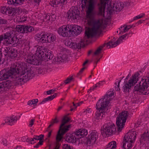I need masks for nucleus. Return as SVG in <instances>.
Listing matches in <instances>:
<instances>
[{"label":"nucleus","instance_id":"nucleus-29","mask_svg":"<svg viewBox=\"0 0 149 149\" xmlns=\"http://www.w3.org/2000/svg\"><path fill=\"white\" fill-rule=\"evenodd\" d=\"M9 56H10L12 58H14L17 56V53L16 50H15L13 48H11Z\"/></svg>","mask_w":149,"mask_h":149},{"label":"nucleus","instance_id":"nucleus-2","mask_svg":"<svg viewBox=\"0 0 149 149\" xmlns=\"http://www.w3.org/2000/svg\"><path fill=\"white\" fill-rule=\"evenodd\" d=\"M33 69L26 63H23L19 64L15 63L12 65L9 70H3L0 72V78L1 80H6L13 74H19L22 76L25 74L28 77L30 78L33 74Z\"/></svg>","mask_w":149,"mask_h":149},{"label":"nucleus","instance_id":"nucleus-8","mask_svg":"<svg viewBox=\"0 0 149 149\" xmlns=\"http://www.w3.org/2000/svg\"><path fill=\"white\" fill-rule=\"evenodd\" d=\"M116 131L115 125L109 123L103 125L101 129V133L103 136H108L115 134Z\"/></svg>","mask_w":149,"mask_h":149},{"label":"nucleus","instance_id":"nucleus-39","mask_svg":"<svg viewBox=\"0 0 149 149\" xmlns=\"http://www.w3.org/2000/svg\"><path fill=\"white\" fill-rule=\"evenodd\" d=\"M38 102V100L37 99L36 100H33L31 101H29L28 103V104L29 105H31L32 104H34L37 103Z\"/></svg>","mask_w":149,"mask_h":149},{"label":"nucleus","instance_id":"nucleus-12","mask_svg":"<svg viewBox=\"0 0 149 149\" xmlns=\"http://www.w3.org/2000/svg\"><path fill=\"white\" fill-rule=\"evenodd\" d=\"M6 34H9L10 35L9 36L5 37L6 39V41L7 44L9 45H11L12 46H15L18 44L19 42V39H18L16 36H14L12 38L10 37L11 34L10 32H7Z\"/></svg>","mask_w":149,"mask_h":149},{"label":"nucleus","instance_id":"nucleus-46","mask_svg":"<svg viewBox=\"0 0 149 149\" xmlns=\"http://www.w3.org/2000/svg\"><path fill=\"white\" fill-rule=\"evenodd\" d=\"M16 0H8V4L9 5H15V1Z\"/></svg>","mask_w":149,"mask_h":149},{"label":"nucleus","instance_id":"nucleus-11","mask_svg":"<svg viewBox=\"0 0 149 149\" xmlns=\"http://www.w3.org/2000/svg\"><path fill=\"white\" fill-rule=\"evenodd\" d=\"M98 135L97 132H92L87 138L86 144V146H91L94 145L98 138Z\"/></svg>","mask_w":149,"mask_h":149},{"label":"nucleus","instance_id":"nucleus-47","mask_svg":"<svg viewBox=\"0 0 149 149\" xmlns=\"http://www.w3.org/2000/svg\"><path fill=\"white\" fill-rule=\"evenodd\" d=\"M56 17L55 15H53L52 16H50L49 15L46 16V19H56Z\"/></svg>","mask_w":149,"mask_h":149},{"label":"nucleus","instance_id":"nucleus-63","mask_svg":"<svg viewBox=\"0 0 149 149\" xmlns=\"http://www.w3.org/2000/svg\"><path fill=\"white\" fill-rule=\"evenodd\" d=\"M52 132V131H51L50 132H49L48 134V136L49 137H50V136H51Z\"/></svg>","mask_w":149,"mask_h":149},{"label":"nucleus","instance_id":"nucleus-42","mask_svg":"<svg viewBox=\"0 0 149 149\" xmlns=\"http://www.w3.org/2000/svg\"><path fill=\"white\" fill-rule=\"evenodd\" d=\"M73 77H72L68 78L64 81V82L66 84H68L71 81Z\"/></svg>","mask_w":149,"mask_h":149},{"label":"nucleus","instance_id":"nucleus-1","mask_svg":"<svg viewBox=\"0 0 149 149\" xmlns=\"http://www.w3.org/2000/svg\"><path fill=\"white\" fill-rule=\"evenodd\" d=\"M88 25L92 26V28H88L85 32L84 38L81 39L80 42L70 41L66 42L65 45L72 49H76L80 48L84 45L85 42L87 41V39L91 37L94 36L100 33L102 28L110 22L109 19H86Z\"/></svg>","mask_w":149,"mask_h":149},{"label":"nucleus","instance_id":"nucleus-31","mask_svg":"<svg viewBox=\"0 0 149 149\" xmlns=\"http://www.w3.org/2000/svg\"><path fill=\"white\" fill-rule=\"evenodd\" d=\"M24 26L22 25H18L16 27V31L18 32L24 33Z\"/></svg>","mask_w":149,"mask_h":149},{"label":"nucleus","instance_id":"nucleus-7","mask_svg":"<svg viewBox=\"0 0 149 149\" xmlns=\"http://www.w3.org/2000/svg\"><path fill=\"white\" fill-rule=\"evenodd\" d=\"M134 90L144 95L148 94L149 93V79H142L134 87Z\"/></svg>","mask_w":149,"mask_h":149},{"label":"nucleus","instance_id":"nucleus-48","mask_svg":"<svg viewBox=\"0 0 149 149\" xmlns=\"http://www.w3.org/2000/svg\"><path fill=\"white\" fill-rule=\"evenodd\" d=\"M35 120L34 119H32L30 120L29 122V126L30 127H31L34 124Z\"/></svg>","mask_w":149,"mask_h":149},{"label":"nucleus","instance_id":"nucleus-22","mask_svg":"<svg viewBox=\"0 0 149 149\" xmlns=\"http://www.w3.org/2000/svg\"><path fill=\"white\" fill-rule=\"evenodd\" d=\"M53 55L51 52H48L45 53V55H44L42 59L48 61L52 58Z\"/></svg>","mask_w":149,"mask_h":149},{"label":"nucleus","instance_id":"nucleus-53","mask_svg":"<svg viewBox=\"0 0 149 149\" xmlns=\"http://www.w3.org/2000/svg\"><path fill=\"white\" fill-rule=\"evenodd\" d=\"M52 121L54 123H56L58 122V120H57L56 118L54 119H53Z\"/></svg>","mask_w":149,"mask_h":149},{"label":"nucleus","instance_id":"nucleus-49","mask_svg":"<svg viewBox=\"0 0 149 149\" xmlns=\"http://www.w3.org/2000/svg\"><path fill=\"white\" fill-rule=\"evenodd\" d=\"M23 81V79L20 78L19 77H17L15 79V81H16V83H17V84H19V83L20 82L22 81Z\"/></svg>","mask_w":149,"mask_h":149},{"label":"nucleus","instance_id":"nucleus-55","mask_svg":"<svg viewBox=\"0 0 149 149\" xmlns=\"http://www.w3.org/2000/svg\"><path fill=\"white\" fill-rule=\"evenodd\" d=\"M84 112H86V113H90L91 112V111H90V109H86V111H84Z\"/></svg>","mask_w":149,"mask_h":149},{"label":"nucleus","instance_id":"nucleus-56","mask_svg":"<svg viewBox=\"0 0 149 149\" xmlns=\"http://www.w3.org/2000/svg\"><path fill=\"white\" fill-rule=\"evenodd\" d=\"M54 90H50L48 91H47V94L49 95L52 93V92H54Z\"/></svg>","mask_w":149,"mask_h":149},{"label":"nucleus","instance_id":"nucleus-52","mask_svg":"<svg viewBox=\"0 0 149 149\" xmlns=\"http://www.w3.org/2000/svg\"><path fill=\"white\" fill-rule=\"evenodd\" d=\"M127 36V35L125 34L122 36H121L118 40H119V42H120V41L121 40H122L124 39Z\"/></svg>","mask_w":149,"mask_h":149},{"label":"nucleus","instance_id":"nucleus-38","mask_svg":"<svg viewBox=\"0 0 149 149\" xmlns=\"http://www.w3.org/2000/svg\"><path fill=\"white\" fill-rule=\"evenodd\" d=\"M10 35L9 34H6V33L4 34L3 35H2L0 36V42L2 41V40H4L5 41H6V39H5V37L9 36Z\"/></svg>","mask_w":149,"mask_h":149},{"label":"nucleus","instance_id":"nucleus-19","mask_svg":"<svg viewBox=\"0 0 149 149\" xmlns=\"http://www.w3.org/2000/svg\"><path fill=\"white\" fill-rule=\"evenodd\" d=\"M76 138L78 139L77 137H76L73 135L66 134L65 137V141L68 142L73 143L76 142Z\"/></svg>","mask_w":149,"mask_h":149},{"label":"nucleus","instance_id":"nucleus-25","mask_svg":"<svg viewBox=\"0 0 149 149\" xmlns=\"http://www.w3.org/2000/svg\"><path fill=\"white\" fill-rule=\"evenodd\" d=\"M116 143L115 141L110 142L107 146L106 149H116Z\"/></svg>","mask_w":149,"mask_h":149},{"label":"nucleus","instance_id":"nucleus-61","mask_svg":"<svg viewBox=\"0 0 149 149\" xmlns=\"http://www.w3.org/2000/svg\"><path fill=\"white\" fill-rule=\"evenodd\" d=\"M3 85H2L1 84H0V90L1 89L3 88Z\"/></svg>","mask_w":149,"mask_h":149},{"label":"nucleus","instance_id":"nucleus-40","mask_svg":"<svg viewBox=\"0 0 149 149\" xmlns=\"http://www.w3.org/2000/svg\"><path fill=\"white\" fill-rule=\"evenodd\" d=\"M43 139V135H40L39 136H36L34 138V139L36 140H42Z\"/></svg>","mask_w":149,"mask_h":149},{"label":"nucleus","instance_id":"nucleus-27","mask_svg":"<svg viewBox=\"0 0 149 149\" xmlns=\"http://www.w3.org/2000/svg\"><path fill=\"white\" fill-rule=\"evenodd\" d=\"M119 42V40H118L116 42H109L106 45H107V47L109 48L111 47H115L118 45Z\"/></svg>","mask_w":149,"mask_h":149},{"label":"nucleus","instance_id":"nucleus-59","mask_svg":"<svg viewBox=\"0 0 149 149\" xmlns=\"http://www.w3.org/2000/svg\"><path fill=\"white\" fill-rule=\"evenodd\" d=\"M3 143L4 145H7V142L6 140H3Z\"/></svg>","mask_w":149,"mask_h":149},{"label":"nucleus","instance_id":"nucleus-41","mask_svg":"<svg viewBox=\"0 0 149 149\" xmlns=\"http://www.w3.org/2000/svg\"><path fill=\"white\" fill-rule=\"evenodd\" d=\"M145 14L143 13H141L139 15L135 17L134 19H140L142 18H144Z\"/></svg>","mask_w":149,"mask_h":149},{"label":"nucleus","instance_id":"nucleus-4","mask_svg":"<svg viewBox=\"0 0 149 149\" xmlns=\"http://www.w3.org/2000/svg\"><path fill=\"white\" fill-rule=\"evenodd\" d=\"M82 31V28L77 25H67L60 27L58 32L63 37H71L77 36Z\"/></svg>","mask_w":149,"mask_h":149},{"label":"nucleus","instance_id":"nucleus-3","mask_svg":"<svg viewBox=\"0 0 149 149\" xmlns=\"http://www.w3.org/2000/svg\"><path fill=\"white\" fill-rule=\"evenodd\" d=\"M109 2L110 8L109 7H108L107 10L110 15L113 13V11L119 12L123 8V6L120 3H118L116 2L113 3L112 5L111 3L110 0H100V2L97 5L98 11L97 13V15L98 16H101V17L104 16V11L106 5Z\"/></svg>","mask_w":149,"mask_h":149},{"label":"nucleus","instance_id":"nucleus-16","mask_svg":"<svg viewBox=\"0 0 149 149\" xmlns=\"http://www.w3.org/2000/svg\"><path fill=\"white\" fill-rule=\"evenodd\" d=\"M83 1L85 4L87 2H88V6L86 13L88 15H91L94 7L95 1L94 0H83Z\"/></svg>","mask_w":149,"mask_h":149},{"label":"nucleus","instance_id":"nucleus-28","mask_svg":"<svg viewBox=\"0 0 149 149\" xmlns=\"http://www.w3.org/2000/svg\"><path fill=\"white\" fill-rule=\"evenodd\" d=\"M33 27L30 26H24V33L31 32L33 30Z\"/></svg>","mask_w":149,"mask_h":149},{"label":"nucleus","instance_id":"nucleus-18","mask_svg":"<svg viewBox=\"0 0 149 149\" xmlns=\"http://www.w3.org/2000/svg\"><path fill=\"white\" fill-rule=\"evenodd\" d=\"M87 134V130L84 129H79L75 132L74 133V135H76L78 139L79 138H81L85 136H86Z\"/></svg>","mask_w":149,"mask_h":149},{"label":"nucleus","instance_id":"nucleus-6","mask_svg":"<svg viewBox=\"0 0 149 149\" xmlns=\"http://www.w3.org/2000/svg\"><path fill=\"white\" fill-rule=\"evenodd\" d=\"M70 119L67 116H64L61 122L62 123L60 125L59 129L58 131L56 137V140L57 141H60L63 138V136L66 132L69 129L71 128V125L70 124L68 125L62 127L65 125L70 120Z\"/></svg>","mask_w":149,"mask_h":149},{"label":"nucleus","instance_id":"nucleus-43","mask_svg":"<svg viewBox=\"0 0 149 149\" xmlns=\"http://www.w3.org/2000/svg\"><path fill=\"white\" fill-rule=\"evenodd\" d=\"M7 10V8L5 7H1L0 9V11L1 13L4 14L6 13V11Z\"/></svg>","mask_w":149,"mask_h":149},{"label":"nucleus","instance_id":"nucleus-51","mask_svg":"<svg viewBox=\"0 0 149 149\" xmlns=\"http://www.w3.org/2000/svg\"><path fill=\"white\" fill-rule=\"evenodd\" d=\"M7 22L5 19H0V24H6Z\"/></svg>","mask_w":149,"mask_h":149},{"label":"nucleus","instance_id":"nucleus-62","mask_svg":"<svg viewBox=\"0 0 149 149\" xmlns=\"http://www.w3.org/2000/svg\"><path fill=\"white\" fill-rule=\"evenodd\" d=\"M41 0H34V1L36 2L39 3Z\"/></svg>","mask_w":149,"mask_h":149},{"label":"nucleus","instance_id":"nucleus-34","mask_svg":"<svg viewBox=\"0 0 149 149\" xmlns=\"http://www.w3.org/2000/svg\"><path fill=\"white\" fill-rule=\"evenodd\" d=\"M67 16L68 19H75V16L71 12H70V10L67 14Z\"/></svg>","mask_w":149,"mask_h":149},{"label":"nucleus","instance_id":"nucleus-32","mask_svg":"<svg viewBox=\"0 0 149 149\" xmlns=\"http://www.w3.org/2000/svg\"><path fill=\"white\" fill-rule=\"evenodd\" d=\"M103 112L102 111L101 112H97L96 114L95 118L97 119H101L103 116Z\"/></svg>","mask_w":149,"mask_h":149},{"label":"nucleus","instance_id":"nucleus-50","mask_svg":"<svg viewBox=\"0 0 149 149\" xmlns=\"http://www.w3.org/2000/svg\"><path fill=\"white\" fill-rule=\"evenodd\" d=\"M15 1V5H16L20 3H22L24 0H16Z\"/></svg>","mask_w":149,"mask_h":149},{"label":"nucleus","instance_id":"nucleus-23","mask_svg":"<svg viewBox=\"0 0 149 149\" xmlns=\"http://www.w3.org/2000/svg\"><path fill=\"white\" fill-rule=\"evenodd\" d=\"M132 143L129 141L125 140L124 139L123 142V148L124 149H131L132 146Z\"/></svg>","mask_w":149,"mask_h":149},{"label":"nucleus","instance_id":"nucleus-17","mask_svg":"<svg viewBox=\"0 0 149 149\" xmlns=\"http://www.w3.org/2000/svg\"><path fill=\"white\" fill-rule=\"evenodd\" d=\"M68 58L67 54H63L62 53H59L53 59V61L55 63L62 62L66 60Z\"/></svg>","mask_w":149,"mask_h":149},{"label":"nucleus","instance_id":"nucleus-64","mask_svg":"<svg viewBox=\"0 0 149 149\" xmlns=\"http://www.w3.org/2000/svg\"><path fill=\"white\" fill-rule=\"evenodd\" d=\"M88 62V60L86 61L83 64V65H85Z\"/></svg>","mask_w":149,"mask_h":149},{"label":"nucleus","instance_id":"nucleus-26","mask_svg":"<svg viewBox=\"0 0 149 149\" xmlns=\"http://www.w3.org/2000/svg\"><path fill=\"white\" fill-rule=\"evenodd\" d=\"M47 42H51L55 41L56 39L55 36L52 34L47 33Z\"/></svg>","mask_w":149,"mask_h":149},{"label":"nucleus","instance_id":"nucleus-10","mask_svg":"<svg viewBox=\"0 0 149 149\" xmlns=\"http://www.w3.org/2000/svg\"><path fill=\"white\" fill-rule=\"evenodd\" d=\"M139 74L136 73L134 75H133L131 78L128 82L125 84L123 86L124 91L125 92H128L129 89L132 86H133L138 81V79Z\"/></svg>","mask_w":149,"mask_h":149},{"label":"nucleus","instance_id":"nucleus-15","mask_svg":"<svg viewBox=\"0 0 149 149\" xmlns=\"http://www.w3.org/2000/svg\"><path fill=\"white\" fill-rule=\"evenodd\" d=\"M136 137V132L132 130L130 131L125 135L124 139L125 140L129 141L130 142L133 143L135 140Z\"/></svg>","mask_w":149,"mask_h":149},{"label":"nucleus","instance_id":"nucleus-21","mask_svg":"<svg viewBox=\"0 0 149 149\" xmlns=\"http://www.w3.org/2000/svg\"><path fill=\"white\" fill-rule=\"evenodd\" d=\"M70 12H71L77 19L79 17V15L80 14V12L77 7L72 6L70 9Z\"/></svg>","mask_w":149,"mask_h":149},{"label":"nucleus","instance_id":"nucleus-9","mask_svg":"<svg viewBox=\"0 0 149 149\" xmlns=\"http://www.w3.org/2000/svg\"><path fill=\"white\" fill-rule=\"evenodd\" d=\"M128 113L127 111H123L119 114L117 118L116 124L118 127V130L120 132L123 127L127 118Z\"/></svg>","mask_w":149,"mask_h":149},{"label":"nucleus","instance_id":"nucleus-24","mask_svg":"<svg viewBox=\"0 0 149 149\" xmlns=\"http://www.w3.org/2000/svg\"><path fill=\"white\" fill-rule=\"evenodd\" d=\"M140 140L141 141L142 140L149 141V131L147 130L142 135Z\"/></svg>","mask_w":149,"mask_h":149},{"label":"nucleus","instance_id":"nucleus-35","mask_svg":"<svg viewBox=\"0 0 149 149\" xmlns=\"http://www.w3.org/2000/svg\"><path fill=\"white\" fill-rule=\"evenodd\" d=\"M56 96V93H55L52 95L49 96L45 98L43 101V102L47 101L48 100H52Z\"/></svg>","mask_w":149,"mask_h":149},{"label":"nucleus","instance_id":"nucleus-36","mask_svg":"<svg viewBox=\"0 0 149 149\" xmlns=\"http://www.w3.org/2000/svg\"><path fill=\"white\" fill-rule=\"evenodd\" d=\"M104 46V45L102 46H101L98 47L96 50L94 54L95 55H97L101 53V52L102 49Z\"/></svg>","mask_w":149,"mask_h":149},{"label":"nucleus","instance_id":"nucleus-33","mask_svg":"<svg viewBox=\"0 0 149 149\" xmlns=\"http://www.w3.org/2000/svg\"><path fill=\"white\" fill-rule=\"evenodd\" d=\"M11 48H10L9 47H6L3 48V52H4L5 55H9V53L10 52Z\"/></svg>","mask_w":149,"mask_h":149},{"label":"nucleus","instance_id":"nucleus-14","mask_svg":"<svg viewBox=\"0 0 149 149\" xmlns=\"http://www.w3.org/2000/svg\"><path fill=\"white\" fill-rule=\"evenodd\" d=\"M40 61L38 58H36L33 54L28 55L27 57L26 62L28 63L34 65H39Z\"/></svg>","mask_w":149,"mask_h":149},{"label":"nucleus","instance_id":"nucleus-57","mask_svg":"<svg viewBox=\"0 0 149 149\" xmlns=\"http://www.w3.org/2000/svg\"><path fill=\"white\" fill-rule=\"evenodd\" d=\"M2 50H3V47H1V48L0 49V57H1L2 56Z\"/></svg>","mask_w":149,"mask_h":149},{"label":"nucleus","instance_id":"nucleus-60","mask_svg":"<svg viewBox=\"0 0 149 149\" xmlns=\"http://www.w3.org/2000/svg\"><path fill=\"white\" fill-rule=\"evenodd\" d=\"M42 140H40L39 142L38 143V144H39V145H41L42 144V143L43 142V141H42Z\"/></svg>","mask_w":149,"mask_h":149},{"label":"nucleus","instance_id":"nucleus-20","mask_svg":"<svg viewBox=\"0 0 149 149\" xmlns=\"http://www.w3.org/2000/svg\"><path fill=\"white\" fill-rule=\"evenodd\" d=\"M36 36V39H38V40H40L43 42H47V34H46L45 33H42L40 34H37Z\"/></svg>","mask_w":149,"mask_h":149},{"label":"nucleus","instance_id":"nucleus-37","mask_svg":"<svg viewBox=\"0 0 149 149\" xmlns=\"http://www.w3.org/2000/svg\"><path fill=\"white\" fill-rule=\"evenodd\" d=\"M13 10L11 8H7V10L6 11V15H10L12 13Z\"/></svg>","mask_w":149,"mask_h":149},{"label":"nucleus","instance_id":"nucleus-45","mask_svg":"<svg viewBox=\"0 0 149 149\" xmlns=\"http://www.w3.org/2000/svg\"><path fill=\"white\" fill-rule=\"evenodd\" d=\"M63 149H71L70 146L67 144H64L63 146Z\"/></svg>","mask_w":149,"mask_h":149},{"label":"nucleus","instance_id":"nucleus-44","mask_svg":"<svg viewBox=\"0 0 149 149\" xmlns=\"http://www.w3.org/2000/svg\"><path fill=\"white\" fill-rule=\"evenodd\" d=\"M15 120L16 121L17 120L15 119V118H13V117H10L8 119L7 123H11L12 122L14 121Z\"/></svg>","mask_w":149,"mask_h":149},{"label":"nucleus","instance_id":"nucleus-58","mask_svg":"<svg viewBox=\"0 0 149 149\" xmlns=\"http://www.w3.org/2000/svg\"><path fill=\"white\" fill-rule=\"evenodd\" d=\"M54 124V123H53L52 121L51 123V124L48 127V129L49 128L52 126H53Z\"/></svg>","mask_w":149,"mask_h":149},{"label":"nucleus","instance_id":"nucleus-5","mask_svg":"<svg viewBox=\"0 0 149 149\" xmlns=\"http://www.w3.org/2000/svg\"><path fill=\"white\" fill-rule=\"evenodd\" d=\"M114 93L113 92H109L104 96V98L100 99L97 103L96 109L102 111L103 112H105L108 104L109 102L112 99V97L113 96Z\"/></svg>","mask_w":149,"mask_h":149},{"label":"nucleus","instance_id":"nucleus-13","mask_svg":"<svg viewBox=\"0 0 149 149\" xmlns=\"http://www.w3.org/2000/svg\"><path fill=\"white\" fill-rule=\"evenodd\" d=\"M35 47L37 48V50L35 54L40 61L42 59L44 53L47 52V49L42 46H36Z\"/></svg>","mask_w":149,"mask_h":149},{"label":"nucleus","instance_id":"nucleus-54","mask_svg":"<svg viewBox=\"0 0 149 149\" xmlns=\"http://www.w3.org/2000/svg\"><path fill=\"white\" fill-rule=\"evenodd\" d=\"M120 81H118V84L117 85V88L116 89V91H119L120 90V88H119V84H120Z\"/></svg>","mask_w":149,"mask_h":149},{"label":"nucleus","instance_id":"nucleus-30","mask_svg":"<svg viewBox=\"0 0 149 149\" xmlns=\"http://www.w3.org/2000/svg\"><path fill=\"white\" fill-rule=\"evenodd\" d=\"M131 28L130 26L125 25L123 27H121L119 29L121 32H125L127 31L129 29Z\"/></svg>","mask_w":149,"mask_h":149}]
</instances>
